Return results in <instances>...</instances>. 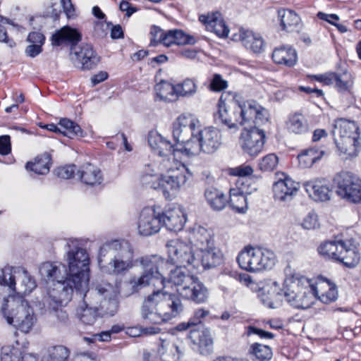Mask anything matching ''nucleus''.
<instances>
[{"instance_id": "1", "label": "nucleus", "mask_w": 361, "mask_h": 361, "mask_svg": "<svg viewBox=\"0 0 361 361\" xmlns=\"http://www.w3.org/2000/svg\"><path fill=\"white\" fill-rule=\"evenodd\" d=\"M68 271L66 267L58 262H47L39 268L41 276L53 282L49 290V298L61 306H66L75 293L85 291L90 281V258L86 250L80 246L77 239H69L66 243Z\"/></svg>"}, {"instance_id": "2", "label": "nucleus", "mask_w": 361, "mask_h": 361, "mask_svg": "<svg viewBox=\"0 0 361 361\" xmlns=\"http://www.w3.org/2000/svg\"><path fill=\"white\" fill-rule=\"evenodd\" d=\"M68 271L66 267L58 262H47L39 268L41 276L53 282L49 290V298L61 306H66L75 293L85 291L90 281V258L86 250L80 246L77 239H69L66 243Z\"/></svg>"}, {"instance_id": "3", "label": "nucleus", "mask_w": 361, "mask_h": 361, "mask_svg": "<svg viewBox=\"0 0 361 361\" xmlns=\"http://www.w3.org/2000/svg\"><path fill=\"white\" fill-rule=\"evenodd\" d=\"M140 262L144 271L140 277L134 276L130 279L132 293H137L150 284H159L158 289L154 290L142 304L141 314L143 319L151 324H159L177 317L183 310L179 296L161 290L165 286L164 260L158 255H151L141 257Z\"/></svg>"}, {"instance_id": "4", "label": "nucleus", "mask_w": 361, "mask_h": 361, "mask_svg": "<svg viewBox=\"0 0 361 361\" xmlns=\"http://www.w3.org/2000/svg\"><path fill=\"white\" fill-rule=\"evenodd\" d=\"M134 252L126 240H114L99 249L98 264L101 271L109 275H123L135 266Z\"/></svg>"}, {"instance_id": "5", "label": "nucleus", "mask_w": 361, "mask_h": 361, "mask_svg": "<svg viewBox=\"0 0 361 361\" xmlns=\"http://www.w3.org/2000/svg\"><path fill=\"white\" fill-rule=\"evenodd\" d=\"M281 292L286 300L296 309L310 308L317 297V293L310 281L298 274L286 278Z\"/></svg>"}, {"instance_id": "6", "label": "nucleus", "mask_w": 361, "mask_h": 361, "mask_svg": "<svg viewBox=\"0 0 361 361\" xmlns=\"http://www.w3.org/2000/svg\"><path fill=\"white\" fill-rule=\"evenodd\" d=\"M167 283L178 287L177 291L182 298L195 303H203L208 298V291L204 284L180 266L171 270Z\"/></svg>"}, {"instance_id": "7", "label": "nucleus", "mask_w": 361, "mask_h": 361, "mask_svg": "<svg viewBox=\"0 0 361 361\" xmlns=\"http://www.w3.org/2000/svg\"><path fill=\"white\" fill-rule=\"evenodd\" d=\"M236 260L242 269L257 273L271 269L275 265L276 257L270 249L247 245L238 253Z\"/></svg>"}, {"instance_id": "8", "label": "nucleus", "mask_w": 361, "mask_h": 361, "mask_svg": "<svg viewBox=\"0 0 361 361\" xmlns=\"http://www.w3.org/2000/svg\"><path fill=\"white\" fill-rule=\"evenodd\" d=\"M9 301L4 299L1 311L8 324L14 326L22 332H29L36 322V317L32 307L25 300Z\"/></svg>"}, {"instance_id": "9", "label": "nucleus", "mask_w": 361, "mask_h": 361, "mask_svg": "<svg viewBox=\"0 0 361 361\" xmlns=\"http://www.w3.org/2000/svg\"><path fill=\"white\" fill-rule=\"evenodd\" d=\"M244 102L238 104L236 102L226 103L221 98L218 103V110L214 114V122L229 129L238 128V125L245 123Z\"/></svg>"}, {"instance_id": "10", "label": "nucleus", "mask_w": 361, "mask_h": 361, "mask_svg": "<svg viewBox=\"0 0 361 361\" xmlns=\"http://www.w3.org/2000/svg\"><path fill=\"white\" fill-rule=\"evenodd\" d=\"M166 173L162 176L161 190L164 196L169 197L171 193L178 192L185 185L188 180L191 178L192 173L185 164L176 162L174 167L166 169Z\"/></svg>"}, {"instance_id": "11", "label": "nucleus", "mask_w": 361, "mask_h": 361, "mask_svg": "<svg viewBox=\"0 0 361 361\" xmlns=\"http://www.w3.org/2000/svg\"><path fill=\"white\" fill-rule=\"evenodd\" d=\"M334 183L337 188V194L349 202H361V180L348 171H341L336 175Z\"/></svg>"}, {"instance_id": "12", "label": "nucleus", "mask_w": 361, "mask_h": 361, "mask_svg": "<svg viewBox=\"0 0 361 361\" xmlns=\"http://www.w3.org/2000/svg\"><path fill=\"white\" fill-rule=\"evenodd\" d=\"M168 261L176 267H190L193 269L195 252L191 245L179 240H169L166 244Z\"/></svg>"}, {"instance_id": "13", "label": "nucleus", "mask_w": 361, "mask_h": 361, "mask_svg": "<svg viewBox=\"0 0 361 361\" xmlns=\"http://www.w3.org/2000/svg\"><path fill=\"white\" fill-rule=\"evenodd\" d=\"M113 290V286L110 283L105 284L104 286L98 285L95 289L90 291L88 287L87 289L80 293L78 292L76 294H79L80 297H82L83 305H81L77 310V315L79 319L86 325H92L98 316V307L93 306L91 302L88 303L87 300L88 299V294L93 295L94 293L99 294V295H107V294Z\"/></svg>"}, {"instance_id": "14", "label": "nucleus", "mask_w": 361, "mask_h": 361, "mask_svg": "<svg viewBox=\"0 0 361 361\" xmlns=\"http://www.w3.org/2000/svg\"><path fill=\"white\" fill-rule=\"evenodd\" d=\"M265 141L264 130L255 126L242 130L239 143L244 153L255 157L262 152Z\"/></svg>"}, {"instance_id": "15", "label": "nucleus", "mask_w": 361, "mask_h": 361, "mask_svg": "<svg viewBox=\"0 0 361 361\" xmlns=\"http://www.w3.org/2000/svg\"><path fill=\"white\" fill-rule=\"evenodd\" d=\"M161 227V213L154 207H145L141 211L137 223L139 234L149 236L158 233Z\"/></svg>"}, {"instance_id": "16", "label": "nucleus", "mask_w": 361, "mask_h": 361, "mask_svg": "<svg viewBox=\"0 0 361 361\" xmlns=\"http://www.w3.org/2000/svg\"><path fill=\"white\" fill-rule=\"evenodd\" d=\"M223 259L224 255L221 251L213 247V245H210L209 247L196 250L193 269H198L200 267L203 269L214 268L221 264Z\"/></svg>"}, {"instance_id": "17", "label": "nucleus", "mask_w": 361, "mask_h": 361, "mask_svg": "<svg viewBox=\"0 0 361 361\" xmlns=\"http://www.w3.org/2000/svg\"><path fill=\"white\" fill-rule=\"evenodd\" d=\"M148 143L152 149L160 157H168V161H174L177 156L176 145L165 139L156 131H152L148 135Z\"/></svg>"}, {"instance_id": "18", "label": "nucleus", "mask_w": 361, "mask_h": 361, "mask_svg": "<svg viewBox=\"0 0 361 361\" xmlns=\"http://www.w3.org/2000/svg\"><path fill=\"white\" fill-rule=\"evenodd\" d=\"M199 20L205 25L208 31L215 33L219 37H227L229 28L222 15L218 11L208 12L199 16Z\"/></svg>"}, {"instance_id": "19", "label": "nucleus", "mask_w": 361, "mask_h": 361, "mask_svg": "<svg viewBox=\"0 0 361 361\" xmlns=\"http://www.w3.org/2000/svg\"><path fill=\"white\" fill-rule=\"evenodd\" d=\"M196 121L190 116L182 114L173 124L172 135L176 144L182 143L195 131Z\"/></svg>"}, {"instance_id": "20", "label": "nucleus", "mask_w": 361, "mask_h": 361, "mask_svg": "<svg viewBox=\"0 0 361 361\" xmlns=\"http://www.w3.org/2000/svg\"><path fill=\"white\" fill-rule=\"evenodd\" d=\"M300 188V184L289 177L280 179L273 185V193L275 200L279 202L290 201Z\"/></svg>"}, {"instance_id": "21", "label": "nucleus", "mask_w": 361, "mask_h": 361, "mask_svg": "<svg viewBox=\"0 0 361 361\" xmlns=\"http://www.w3.org/2000/svg\"><path fill=\"white\" fill-rule=\"evenodd\" d=\"M161 226L170 231H181L186 222V215L180 207L169 208L161 213Z\"/></svg>"}, {"instance_id": "22", "label": "nucleus", "mask_w": 361, "mask_h": 361, "mask_svg": "<svg viewBox=\"0 0 361 361\" xmlns=\"http://www.w3.org/2000/svg\"><path fill=\"white\" fill-rule=\"evenodd\" d=\"M202 152L207 154L214 152L221 145L220 131L213 127L204 128L198 130Z\"/></svg>"}, {"instance_id": "23", "label": "nucleus", "mask_w": 361, "mask_h": 361, "mask_svg": "<svg viewBox=\"0 0 361 361\" xmlns=\"http://www.w3.org/2000/svg\"><path fill=\"white\" fill-rule=\"evenodd\" d=\"M188 240L191 245L196 247L195 250L209 247L213 245L212 233L200 225H194L188 230Z\"/></svg>"}, {"instance_id": "24", "label": "nucleus", "mask_w": 361, "mask_h": 361, "mask_svg": "<svg viewBox=\"0 0 361 361\" xmlns=\"http://www.w3.org/2000/svg\"><path fill=\"white\" fill-rule=\"evenodd\" d=\"M81 39L82 35L76 29L65 26L54 33L51 40L53 46L59 47L63 44H69L73 49Z\"/></svg>"}, {"instance_id": "25", "label": "nucleus", "mask_w": 361, "mask_h": 361, "mask_svg": "<svg viewBox=\"0 0 361 361\" xmlns=\"http://www.w3.org/2000/svg\"><path fill=\"white\" fill-rule=\"evenodd\" d=\"M332 133L334 138L337 139L358 137L360 135L357 123L345 118H339L335 121Z\"/></svg>"}, {"instance_id": "26", "label": "nucleus", "mask_w": 361, "mask_h": 361, "mask_svg": "<svg viewBox=\"0 0 361 361\" xmlns=\"http://www.w3.org/2000/svg\"><path fill=\"white\" fill-rule=\"evenodd\" d=\"M75 55L83 70L93 69L99 62V56L90 44H82L79 50L75 51Z\"/></svg>"}, {"instance_id": "27", "label": "nucleus", "mask_w": 361, "mask_h": 361, "mask_svg": "<svg viewBox=\"0 0 361 361\" xmlns=\"http://www.w3.org/2000/svg\"><path fill=\"white\" fill-rule=\"evenodd\" d=\"M245 123L252 119L257 125L263 124L269 121V111L255 100L244 102Z\"/></svg>"}, {"instance_id": "28", "label": "nucleus", "mask_w": 361, "mask_h": 361, "mask_svg": "<svg viewBox=\"0 0 361 361\" xmlns=\"http://www.w3.org/2000/svg\"><path fill=\"white\" fill-rule=\"evenodd\" d=\"M77 175L82 183L90 186L99 185L104 180L101 170L97 166L89 163L81 166Z\"/></svg>"}, {"instance_id": "29", "label": "nucleus", "mask_w": 361, "mask_h": 361, "mask_svg": "<svg viewBox=\"0 0 361 361\" xmlns=\"http://www.w3.org/2000/svg\"><path fill=\"white\" fill-rule=\"evenodd\" d=\"M196 42L197 39L193 35L186 34L181 30L176 29L165 31L161 44L165 47H170L173 44L193 45Z\"/></svg>"}, {"instance_id": "30", "label": "nucleus", "mask_w": 361, "mask_h": 361, "mask_svg": "<svg viewBox=\"0 0 361 361\" xmlns=\"http://www.w3.org/2000/svg\"><path fill=\"white\" fill-rule=\"evenodd\" d=\"M238 39L246 49L254 53H261L264 50L265 44L262 37L251 30L240 29Z\"/></svg>"}, {"instance_id": "31", "label": "nucleus", "mask_w": 361, "mask_h": 361, "mask_svg": "<svg viewBox=\"0 0 361 361\" xmlns=\"http://www.w3.org/2000/svg\"><path fill=\"white\" fill-rule=\"evenodd\" d=\"M199 139L198 131L192 134L182 143L176 144V153H180L185 157H191L197 155L202 152L201 142Z\"/></svg>"}, {"instance_id": "32", "label": "nucleus", "mask_w": 361, "mask_h": 361, "mask_svg": "<svg viewBox=\"0 0 361 361\" xmlns=\"http://www.w3.org/2000/svg\"><path fill=\"white\" fill-rule=\"evenodd\" d=\"M309 196L316 201H326L330 199L331 190L321 180H314L304 183Z\"/></svg>"}, {"instance_id": "33", "label": "nucleus", "mask_w": 361, "mask_h": 361, "mask_svg": "<svg viewBox=\"0 0 361 361\" xmlns=\"http://www.w3.org/2000/svg\"><path fill=\"white\" fill-rule=\"evenodd\" d=\"M272 59L277 64L293 67L298 60L297 52L290 47L282 46L274 49Z\"/></svg>"}, {"instance_id": "34", "label": "nucleus", "mask_w": 361, "mask_h": 361, "mask_svg": "<svg viewBox=\"0 0 361 361\" xmlns=\"http://www.w3.org/2000/svg\"><path fill=\"white\" fill-rule=\"evenodd\" d=\"M344 243L345 241L340 239L326 241L319 245L318 252L325 259L338 262L340 251L343 250Z\"/></svg>"}, {"instance_id": "35", "label": "nucleus", "mask_w": 361, "mask_h": 361, "mask_svg": "<svg viewBox=\"0 0 361 361\" xmlns=\"http://www.w3.org/2000/svg\"><path fill=\"white\" fill-rule=\"evenodd\" d=\"M157 353L162 361H178L180 355L178 345L169 339H160Z\"/></svg>"}, {"instance_id": "36", "label": "nucleus", "mask_w": 361, "mask_h": 361, "mask_svg": "<svg viewBox=\"0 0 361 361\" xmlns=\"http://www.w3.org/2000/svg\"><path fill=\"white\" fill-rule=\"evenodd\" d=\"M335 143L341 154L346 158L355 157L361 150L360 136L345 139L334 138Z\"/></svg>"}, {"instance_id": "37", "label": "nucleus", "mask_w": 361, "mask_h": 361, "mask_svg": "<svg viewBox=\"0 0 361 361\" xmlns=\"http://www.w3.org/2000/svg\"><path fill=\"white\" fill-rule=\"evenodd\" d=\"M278 18L280 20V26L283 30L286 32H293L299 27L300 18L292 10H279Z\"/></svg>"}, {"instance_id": "38", "label": "nucleus", "mask_w": 361, "mask_h": 361, "mask_svg": "<svg viewBox=\"0 0 361 361\" xmlns=\"http://www.w3.org/2000/svg\"><path fill=\"white\" fill-rule=\"evenodd\" d=\"M360 260V255L357 247L350 240L345 241L343 250L340 251V257L338 262L342 263L348 268L356 267Z\"/></svg>"}, {"instance_id": "39", "label": "nucleus", "mask_w": 361, "mask_h": 361, "mask_svg": "<svg viewBox=\"0 0 361 361\" xmlns=\"http://www.w3.org/2000/svg\"><path fill=\"white\" fill-rule=\"evenodd\" d=\"M204 197L207 204L214 211L223 210L228 204V200L224 193L213 187L205 190Z\"/></svg>"}, {"instance_id": "40", "label": "nucleus", "mask_w": 361, "mask_h": 361, "mask_svg": "<svg viewBox=\"0 0 361 361\" xmlns=\"http://www.w3.org/2000/svg\"><path fill=\"white\" fill-rule=\"evenodd\" d=\"M51 164V154L44 152L35 157V161L26 164V169L30 170L37 174L44 175L49 172Z\"/></svg>"}, {"instance_id": "41", "label": "nucleus", "mask_w": 361, "mask_h": 361, "mask_svg": "<svg viewBox=\"0 0 361 361\" xmlns=\"http://www.w3.org/2000/svg\"><path fill=\"white\" fill-rule=\"evenodd\" d=\"M188 336L194 344L198 345L200 348H204L207 353L211 351L213 340L209 329H190Z\"/></svg>"}, {"instance_id": "42", "label": "nucleus", "mask_w": 361, "mask_h": 361, "mask_svg": "<svg viewBox=\"0 0 361 361\" xmlns=\"http://www.w3.org/2000/svg\"><path fill=\"white\" fill-rule=\"evenodd\" d=\"M324 154V151L315 147L302 150L298 156L299 164L302 168H310L320 160Z\"/></svg>"}, {"instance_id": "43", "label": "nucleus", "mask_w": 361, "mask_h": 361, "mask_svg": "<svg viewBox=\"0 0 361 361\" xmlns=\"http://www.w3.org/2000/svg\"><path fill=\"white\" fill-rule=\"evenodd\" d=\"M228 204L238 213H245L247 209V197L238 188L230 190Z\"/></svg>"}, {"instance_id": "44", "label": "nucleus", "mask_w": 361, "mask_h": 361, "mask_svg": "<svg viewBox=\"0 0 361 361\" xmlns=\"http://www.w3.org/2000/svg\"><path fill=\"white\" fill-rule=\"evenodd\" d=\"M157 96L165 102H172L176 99V86L169 82L161 80L154 87Z\"/></svg>"}, {"instance_id": "45", "label": "nucleus", "mask_w": 361, "mask_h": 361, "mask_svg": "<svg viewBox=\"0 0 361 361\" xmlns=\"http://www.w3.org/2000/svg\"><path fill=\"white\" fill-rule=\"evenodd\" d=\"M288 130L295 134H304L309 130V125L304 116L295 113L290 115L287 121Z\"/></svg>"}, {"instance_id": "46", "label": "nucleus", "mask_w": 361, "mask_h": 361, "mask_svg": "<svg viewBox=\"0 0 361 361\" xmlns=\"http://www.w3.org/2000/svg\"><path fill=\"white\" fill-rule=\"evenodd\" d=\"M59 126L61 130L60 133L68 137L69 138L73 139L76 136H82L83 132L80 126L68 118H63L60 119Z\"/></svg>"}, {"instance_id": "47", "label": "nucleus", "mask_w": 361, "mask_h": 361, "mask_svg": "<svg viewBox=\"0 0 361 361\" xmlns=\"http://www.w3.org/2000/svg\"><path fill=\"white\" fill-rule=\"evenodd\" d=\"M104 24L102 22H98L95 24V31L100 37H104L107 35V30L111 27V37L114 39H123L124 37L123 31L120 25H114L111 22H106V29L103 27Z\"/></svg>"}, {"instance_id": "48", "label": "nucleus", "mask_w": 361, "mask_h": 361, "mask_svg": "<svg viewBox=\"0 0 361 361\" xmlns=\"http://www.w3.org/2000/svg\"><path fill=\"white\" fill-rule=\"evenodd\" d=\"M70 354V350L64 345L51 346L48 349L47 361H72Z\"/></svg>"}, {"instance_id": "49", "label": "nucleus", "mask_w": 361, "mask_h": 361, "mask_svg": "<svg viewBox=\"0 0 361 361\" xmlns=\"http://www.w3.org/2000/svg\"><path fill=\"white\" fill-rule=\"evenodd\" d=\"M176 86V94L181 97H191L197 92V86L195 81L191 78H186Z\"/></svg>"}, {"instance_id": "50", "label": "nucleus", "mask_w": 361, "mask_h": 361, "mask_svg": "<svg viewBox=\"0 0 361 361\" xmlns=\"http://www.w3.org/2000/svg\"><path fill=\"white\" fill-rule=\"evenodd\" d=\"M250 351L258 361H269L273 355L269 346L257 343L251 345Z\"/></svg>"}, {"instance_id": "51", "label": "nucleus", "mask_w": 361, "mask_h": 361, "mask_svg": "<svg viewBox=\"0 0 361 361\" xmlns=\"http://www.w3.org/2000/svg\"><path fill=\"white\" fill-rule=\"evenodd\" d=\"M141 183L147 188L155 190L161 189L162 187V176L156 173H147V171L141 176Z\"/></svg>"}, {"instance_id": "52", "label": "nucleus", "mask_w": 361, "mask_h": 361, "mask_svg": "<svg viewBox=\"0 0 361 361\" xmlns=\"http://www.w3.org/2000/svg\"><path fill=\"white\" fill-rule=\"evenodd\" d=\"M21 351L18 348L4 346L1 351V361H20Z\"/></svg>"}, {"instance_id": "53", "label": "nucleus", "mask_w": 361, "mask_h": 361, "mask_svg": "<svg viewBox=\"0 0 361 361\" xmlns=\"http://www.w3.org/2000/svg\"><path fill=\"white\" fill-rule=\"evenodd\" d=\"M278 165V157L274 154H269L264 157L259 163L260 170L271 171Z\"/></svg>"}, {"instance_id": "54", "label": "nucleus", "mask_w": 361, "mask_h": 361, "mask_svg": "<svg viewBox=\"0 0 361 361\" xmlns=\"http://www.w3.org/2000/svg\"><path fill=\"white\" fill-rule=\"evenodd\" d=\"M334 78H332V84L335 83L336 88L340 92H345L349 90V75L343 73L341 75L334 73Z\"/></svg>"}, {"instance_id": "55", "label": "nucleus", "mask_w": 361, "mask_h": 361, "mask_svg": "<svg viewBox=\"0 0 361 361\" xmlns=\"http://www.w3.org/2000/svg\"><path fill=\"white\" fill-rule=\"evenodd\" d=\"M209 312L203 308L196 310L193 315L190 318V322L194 328L192 329H200L204 328L202 325V319L209 314Z\"/></svg>"}, {"instance_id": "56", "label": "nucleus", "mask_w": 361, "mask_h": 361, "mask_svg": "<svg viewBox=\"0 0 361 361\" xmlns=\"http://www.w3.org/2000/svg\"><path fill=\"white\" fill-rule=\"evenodd\" d=\"M2 274L0 275V285L8 286L11 290H15L16 280L15 276L12 274L10 269H5L1 271Z\"/></svg>"}, {"instance_id": "57", "label": "nucleus", "mask_w": 361, "mask_h": 361, "mask_svg": "<svg viewBox=\"0 0 361 361\" xmlns=\"http://www.w3.org/2000/svg\"><path fill=\"white\" fill-rule=\"evenodd\" d=\"M100 307L104 310L105 314L113 316L118 310V302L115 298H109L108 300L104 299L101 302Z\"/></svg>"}, {"instance_id": "58", "label": "nucleus", "mask_w": 361, "mask_h": 361, "mask_svg": "<svg viewBox=\"0 0 361 361\" xmlns=\"http://www.w3.org/2000/svg\"><path fill=\"white\" fill-rule=\"evenodd\" d=\"M319 298L326 304L335 301L338 298V290L336 286L329 284V290L319 296Z\"/></svg>"}, {"instance_id": "59", "label": "nucleus", "mask_w": 361, "mask_h": 361, "mask_svg": "<svg viewBox=\"0 0 361 361\" xmlns=\"http://www.w3.org/2000/svg\"><path fill=\"white\" fill-rule=\"evenodd\" d=\"M75 170V165H68L57 168L54 171V173L59 178L63 179H69L73 176Z\"/></svg>"}, {"instance_id": "60", "label": "nucleus", "mask_w": 361, "mask_h": 361, "mask_svg": "<svg viewBox=\"0 0 361 361\" xmlns=\"http://www.w3.org/2000/svg\"><path fill=\"white\" fill-rule=\"evenodd\" d=\"M154 328L142 329L138 326L129 327L126 329V334L130 337H139L142 334H156Z\"/></svg>"}, {"instance_id": "61", "label": "nucleus", "mask_w": 361, "mask_h": 361, "mask_svg": "<svg viewBox=\"0 0 361 361\" xmlns=\"http://www.w3.org/2000/svg\"><path fill=\"white\" fill-rule=\"evenodd\" d=\"M302 226L305 229H314L319 226L317 215L314 212L309 213L303 219Z\"/></svg>"}, {"instance_id": "62", "label": "nucleus", "mask_w": 361, "mask_h": 361, "mask_svg": "<svg viewBox=\"0 0 361 361\" xmlns=\"http://www.w3.org/2000/svg\"><path fill=\"white\" fill-rule=\"evenodd\" d=\"M253 173L252 168L249 165H240L231 169L230 174L235 176L245 177L250 176Z\"/></svg>"}, {"instance_id": "63", "label": "nucleus", "mask_w": 361, "mask_h": 361, "mask_svg": "<svg viewBox=\"0 0 361 361\" xmlns=\"http://www.w3.org/2000/svg\"><path fill=\"white\" fill-rule=\"evenodd\" d=\"M164 32L159 27L153 25L150 31V35H152L150 45L155 47L158 44H161Z\"/></svg>"}, {"instance_id": "64", "label": "nucleus", "mask_w": 361, "mask_h": 361, "mask_svg": "<svg viewBox=\"0 0 361 361\" xmlns=\"http://www.w3.org/2000/svg\"><path fill=\"white\" fill-rule=\"evenodd\" d=\"M227 87V82L219 74H215L210 84V88L213 91L219 92Z\"/></svg>"}]
</instances>
